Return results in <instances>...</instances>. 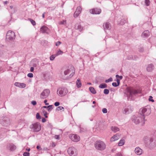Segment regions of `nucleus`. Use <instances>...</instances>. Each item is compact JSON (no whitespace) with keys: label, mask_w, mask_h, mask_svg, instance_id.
Listing matches in <instances>:
<instances>
[{"label":"nucleus","mask_w":156,"mask_h":156,"mask_svg":"<svg viewBox=\"0 0 156 156\" xmlns=\"http://www.w3.org/2000/svg\"><path fill=\"white\" fill-rule=\"evenodd\" d=\"M95 148L99 150L102 151L106 148V145L102 141L98 140L96 141L94 144Z\"/></svg>","instance_id":"f257e3e1"},{"label":"nucleus","mask_w":156,"mask_h":156,"mask_svg":"<svg viewBox=\"0 0 156 156\" xmlns=\"http://www.w3.org/2000/svg\"><path fill=\"white\" fill-rule=\"evenodd\" d=\"M64 73L65 75L69 74V77L71 78L74 75L75 70L73 67H71L65 70Z\"/></svg>","instance_id":"f03ea898"},{"label":"nucleus","mask_w":156,"mask_h":156,"mask_svg":"<svg viewBox=\"0 0 156 156\" xmlns=\"http://www.w3.org/2000/svg\"><path fill=\"white\" fill-rule=\"evenodd\" d=\"M68 152L70 156H77V151L76 149L73 147H70L68 150Z\"/></svg>","instance_id":"7ed1b4c3"},{"label":"nucleus","mask_w":156,"mask_h":156,"mask_svg":"<svg viewBox=\"0 0 156 156\" xmlns=\"http://www.w3.org/2000/svg\"><path fill=\"white\" fill-rule=\"evenodd\" d=\"M15 37V33L12 31L9 30L7 33L6 39L10 40L14 39Z\"/></svg>","instance_id":"20e7f679"},{"label":"nucleus","mask_w":156,"mask_h":156,"mask_svg":"<svg viewBox=\"0 0 156 156\" xmlns=\"http://www.w3.org/2000/svg\"><path fill=\"white\" fill-rule=\"evenodd\" d=\"M69 137L72 141L74 142H78L80 139L79 136L76 134H70Z\"/></svg>","instance_id":"39448f33"},{"label":"nucleus","mask_w":156,"mask_h":156,"mask_svg":"<svg viewBox=\"0 0 156 156\" xmlns=\"http://www.w3.org/2000/svg\"><path fill=\"white\" fill-rule=\"evenodd\" d=\"M50 91L49 89H45L41 93L40 97L42 99L46 98L49 95Z\"/></svg>","instance_id":"423d86ee"},{"label":"nucleus","mask_w":156,"mask_h":156,"mask_svg":"<svg viewBox=\"0 0 156 156\" xmlns=\"http://www.w3.org/2000/svg\"><path fill=\"white\" fill-rule=\"evenodd\" d=\"M142 117H136L134 119V122L136 124L140 123L141 125L144 124V118Z\"/></svg>","instance_id":"0eeeda50"},{"label":"nucleus","mask_w":156,"mask_h":156,"mask_svg":"<svg viewBox=\"0 0 156 156\" xmlns=\"http://www.w3.org/2000/svg\"><path fill=\"white\" fill-rule=\"evenodd\" d=\"M32 126L34 129V130L35 132L39 131L41 129V126L38 123L33 124Z\"/></svg>","instance_id":"6e6552de"},{"label":"nucleus","mask_w":156,"mask_h":156,"mask_svg":"<svg viewBox=\"0 0 156 156\" xmlns=\"http://www.w3.org/2000/svg\"><path fill=\"white\" fill-rule=\"evenodd\" d=\"M90 12L92 14H99L101 12V10L99 9L94 8L90 9Z\"/></svg>","instance_id":"1a4fd4ad"},{"label":"nucleus","mask_w":156,"mask_h":156,"mask_svg":"<svg viewBox=\"0 0 156 156\" xmlns=\"http://www.w3.org/2000/svg\"><path fill=\"white\" fill-rule=\"evenodd\" d=\"M82 10V8L81 6H78L77 8V9L75 11L74 14V16L75 18L77 17L79 15L80 13Z\"/></svg>","instance_id":"9d476101"},{"label":"nucleus","mask_w":156,"mask_h":156,"mask_svg":"<svg viewBox=\"0 0 156 156\" xmlns=\"http://www.w3.org/2000/svg\"><path fill=\"white\" fill-rule=\"evenodd\" d=\"M120 137V135L118 134H116L110 138V140L111 142H114L118 140Z\"/></svg>","instance_id":"9b49d317"},{"label":"nucleus","mask_w":156,"mask_h":156,"mask_svg":"<svg viewBox=\"0 0 156 156\" xmlns=\"http://www.w3.org/2000/svg\"><path fill=\"white\" fill-rule=\"evenodd\" d=\"M14 85L20 88H24L26 87V84L23 83L16 82L14 83Z\"/></svg>","instance_id":"f8f14e48"},{"label":"nucleus","mask_w":156,"mask_h":156,"mask_svg":"<svg viewBox=\"0 0 156 156\" xmlns=\"http://www.w3.org/2000/svg\"><path fill=\"white\" fill-rule=\"evenodd\" d=\"M40 31L42 33H48L49 31V30L47 27L44 26L41 28Z\"/></svg>","instance_id":"ddd939ff"},{"label":"nucleus","mask_w":156,"mask_h":156,"mask_svg":"<svg viewBox=\"0 0 156 156\" xmlns=\"http://www.w3.org/2000/svg\"><path fill=\"white\" fill-rule=\"evenodd\" d=\"M135 153L138 155H141L142 153V150L139 147H136L135 150Z\"/></svg>","instance_id":"4468645a"},{"label":"nucleus","mask_w":156,"mask_h":156,"mask_svg":"<svg viewBox=\"0 0 156 156\" xmlns=\"http://www.w3.org/2000/svg\"><path fill=\"white\" fill-rule=\"evenodd\" d=\"M154 69V66L152 64L149 65L147 67V70L149 72L151 71Z\"/></svg>","instance_id":"2eb2a0df"},{"label":"nucleus","mask_w":156,"mask_h":156,"mask_svg":"<svg viewBox=\"0 0 156 156\" xmlns=\"http://www.w3.org/2000/svg\"><path fill=\"white\" fill-rule=\"evenodd\" d=\"M63 90L64 89H59L58 90L57 92H58L59 91L58 94L60 96H62L65 94L64 93Z\"/></svg>","instance_id":"dca6fc26"},{"label":"nucleus","mask_w":156,"mask_h":156,"mask_svg":"<svg viewBox=\"0 0 156 156\" xmlns=\"http://www.w3.org/2000/svg\"><path fill=\"white\" fill-rule=\"evenodd\" d=\"M76 85L78 88L82 86V84L80 79H78L76 81Z\"/></svg>","instance_id":"f3484780"},{"label":"nucleus","mask_w":156,"mask_h":156,"mask_svg":"<svg viewBox=\"0 0 156 156\" xmlns=\"http://www.w3.org/2000/svg\"><path fill=\"white\" fill-rule=\"evenodd\" d=\"M75 28L76 29L79 30L80 31H82L83 29V27L79 24H77L75 25Z\"/></svg>","instance_id":"a211bd4d"},{"label":"nucleus","mask_w":156,"mask_h":156,"mask_svg":"<svg viewBox=\"0 0 156 156\" xmlns=\"http://www.w3.org/2000/svg\"><path fill=\"white\" fill-rule=\"evenodd\" d=\"M111 129L114 132H116L119 130V129L115 126H112L111 128Z\"/></svg>","instance_id":"6ab92c4d"},{"label":"nucleus","mask_w":156,"mask_h":156,"mask_svg":"<svg viewBox=\"0 0 156 156\" xmlns=\"http://www.w3.org/2000/svg\"><path fill=\"white\" fill-rule=\"evenodd\" d=\"M9 149L11 151H14L16 148V146L12 144H11L9 146Z\"/></svg>","instance_id":"aec40b11"},{"label":"nucleus","mask_w":156,"mask_h":156,"mask_svg":"<svg viewBox=\"0 0 156 156\" xmlns=\"http://www.w3.org/2000/svg\"><path fill=\"white\" fill-rule=\"evenodd\" d=\"M125 143V140L124 139L121 140L118 144V145L119 146H122Z\"/></svg>","instance_id":"412c9836"},{"label":"nucleus","mask_w":156,"mask_h":156,"mask_svg":"<svg viewBox=\"0 0 156 156\" xmlns=\"http://www.w3.org/2000/svg\"><path fill=\"white\" fill-rule=\"evenodd\" d=\"M149 35V31L147 30L144 31L143 33V35L144 37H147Z\"/></svg>","instance_id":"4be33fe9"},{"label":"nucleus","mask_w":156,"mask_h":156,"mask_svg":"<svg viewBox=\"0 0 156 156\" xmlns=\"http://www.w3.org/2000/svg\"><path fill=\"white\" fill-rule=\"evenodd\" d=\"M147 111V109L146 108H143L141 109V116L142 117H144V114Z\"/></svg>","instance_id":"5701e85b"},{"label":"nucleus","mask_w":156,"mask_h":156,"mask_svg":"<svg viewBox=\"0 0 156 156\" xmlns=\"http://www.w3.org/2000/svg\"><path fill=\"white\" fill-rule=\"evenodd\" d=\"M104 28L107 29H109L110 27V25L109 23H106L105 25H104Z\"/></svg>","instance_id":"b1692460"},{"label":"nucleus","mask_w":156,"mask_h":156,"mask_svg":"<svg viewBox=\"0 0 156 156\" xmlns=\"http://www.w3.org/2000/svg\"><path fill=\"white\" fill-rule=\"evenodd\" d=\"M89 90L90 92L93 94H95L96 93V91L94 88L92 87H90Z\"/></svg>","instance_id":"393cba45"},{"label":"nucleus","mask_w":156,"mask_h":156,"mask_svg":"<svg viewBox=\"0 0 156 156\" xmlns=\"http://www.w3.org/2000/svg\"><path fill=\"white\" fill-rule=\"evenodd\" d=\"M99 87L101 88H104L107 87V85L105 83H102L100 85Z\"/></svg>","instance_id":"a878e982"},{"label":"nucleus","mask_w":156,"mask_h":156,"mask_svg":"<svg viewBox=\"0 0 156 156\" xmlns=\"http://www.w3.org/2000/svg\"><path fill=\"white\" fill-rule=\"evenodd\" d=\"M64 108L61 106H59L56 108V110L57 111H60L63 110L64 111Z\"/></svg>","instance_id":"bb28decb"},{"label":"nucleus","mask_w":156,"mask_h":156,"mask_svg":"<svg viewBox=\"0 0 156 156\" xmlns=\"http://www.w3.org/2000/svg\"><path fill=\"white\" fill-rule=\"evenodd\" d=\"M63 52L62 51H61L60 49L56 53L55 55L56 56H58L60 55H61L63 53Z\"/></svg>","instance_id":"cd10ccee"},{"label":"nucleus","mask_w":156,"mask_h":156,"mask_svg":"<svg viewBox=\"0 0 156 156\" xmlns=\"http://www.w3.org/2000/svg\"><path fill=\"white\" fill-rule=\"evenodd\" d=\"M126 22V20L124 19H122L120 22L119 23L121 25H123Z\"/></svg>","instance_id":"c85d7f7f"},{"label":"nucleus","mask_w":156,"mask_h":156,"mask_svg":"<svg viewBox=\"0 0 156 156\" xmlns=\"http://www.w3.org/2000/svg\"><path fill=\"white\" fill-rule=\"evenodd\" d=\"M59 23L60 25L65 24L66 23V20H63L59 22Z\"/></svg>","instance_id":"c756f323"},{"label":"nucleus","mask_w":156,"mask_h":156,"mask_svg":"<svg viewBox=\"0 0 156 156\" xmlns=\"http://www.w3.org/2000/svg\"><path fill=\"white\" fill-rule=\"evenodd\" d=\"M145 3L146 5L148 6L150 4V2L149 0H146L145 1Z\"/></svg>","instance_id":"7c9ffc66"},{"label":"nucleus","mask_w":156,"mask_h":156,"mask_svg":"<svg viewBox=\"0 0 156 156\" xmlns=\"http://www.w3.org/2000/svg\"><path fill=\"white\" fill-rule=\"evenodd\" d=\"M104 93L105 94H108L109 93V90L107 89H105L104 90Z\"/></svg>","instance_id":"2f4dec72"},{"label":"nucleus","mask_w":156,"mask_h":156,"mask_svg":"<svg viewBox=\"0 0 156 156\" xmlns=\"http://www.w3.org/2000/svg\"><path fill=\"white\" fill-rule=\"evenodd\" d=\"M30 22H31V23L34 26L35 25H36V23L33 20L30 19Z\"/></svg>","instance_id":"473e14b6"},{"label":"nucleus","mask_w":156,"mask_h":156,"mask_svg":"<svg viewBox=\"0 0 156 156\" xmlns=\"http://www.w3.org/2000/svg\"><path fill=\"white\" fill-rule=\"evenodd\" d=\"M30 153L29 152H25L23 154V156H30Z\"/></svg>","instance_id":"72a5a7b5"},{"label":"nucleus","mask_w":156,"mask_h":156,"mask_svg":"<svg viewBox=\"0 0 156 156\" xmlns=\"http://www.w3.org/2000/svg\"><path fill=\"white\" fill-rule=\"evenodd\" d=\"M55 58V55H52L50 57V59L51 60H53Z\"/></svg>","instance_id":"f704fd0d"},{"label":"nucleus","mask_w":156,"mask_h":156,"mask_svg":"<svg viewBox=\"0 0 156 156\" xmlns=\"http://www.w3.org/2000/svg\"><path fill=\"white\" fill-rule=\"evenodd\" d=\"M112 81V78H110L106 80H105V82L106 83H108L109 82Z\"/></svg>","instance_id":"c9c22d12"},{"label":"nucleus","mask_w":156,"mask_h":156,"mask_svg":"<svg viewBox=\"0 0 156 156\" xmlns=\"http://www.w3.org/2000/svg\"><path fill=\"white\" fill-rule=\"evenodd\" d=\"M153 97L151 96H150L149 98V100L150 101H151L152 102H154V101L152 99Z\"/></svg>","instance_id":"e433bc0d"},{"label":"nucleus","mask_w":156,"mask_h":156,"mask_svg":"<svg viewBox=\"0 0 156 156\" xmlns=\"http://www.w3.org/2000/svg\"><path fill=\"white\" fill-rule=\"evenodd\" d=\"M36 118L37 119H40L41 118V117L39 115V113H37L36 115Z\"/></svg>","instance_id":"4c0bfd02"},{"label":"nucleus","mask_w":156,"mask_h":156,"mask_svg":"<svg viewBox=\"0 0 156 156\" xmlns=\"http://www.w3.org/2000/svg\"><path fill=\"white\" fill-rule=\"evenodd\" d=\"M33 75L32 73H30L27 74V76L29 77L32 78L33 77Z\"/></svg>","instance_id":"58836bf2"},{"label":"nucleus","mask_w":156,"mask_h":156,"mask_svg":"<svg viewBox=\"0 0 156 156\" xmlns=\"http://www.w3.org/2000/svg\"><path fill=\"white\" fill-rule=\"evenodd\" d=\"M43 113L44 114V116L46 118H47L48 117V116H47V113L46 112L44 111L43 112Z\"/></svg>","instance_id":"ea45409f"},{"label":"nucleus","mask_w":156,"mask_h":156,"mask_svg":"<svg viewBox=\"0 0 156 156\" xmlns=\"http://www.w3.org/2000/svg\"><path fill=\"white\" fill-rule=\"evenodd\" d=\"M49 106H50V107H48V111H50L53 108L52 107V105H49Z\"/></svg>","instance_id":"a19ab883"},{"label":"nucleus","mask_w":156,"mask_h":156,"mask_svg":"<svg viewBox=\"0 0 156 156\" xmlns=\"http://www.w3.org/2000/svg\"><path fill=\"white\" fill-rule=\"evenodd\" d=\"M116 77L117 79L119 78L120 79H121L122 78V76H119L118 75H117L116 76Z\"/></svg>","instance_id":"79ce46f5"},{"label":"nucleus","mask_w":156,"mask_h":156,"mask_svg":"<svg viewBox=\"0 0 156 156\" xmlns=\"http://www.w3.org/2000/svg\"><path fill=\"white\" fill-rule=\"evenodd\" d=\"M112 85L113 86L116 87L118 86L117 83L115 82H114L112 83Z\"/></svg>","instance_id":"37998d69"},{"label":"nucleus","mask_w":156,"mask_h":156,"mask_svg":"<svg viewBox=\"0 0 156 156\" xmlns=\"http://www.w3.org/2000/svg\"><path fill=\"white\" fill-rule=\"evenodd\" d=\"M59 104H60V103L58 102H56L54 104V105L55 106H58L59 105Z\"/></svg>","instance_id":"c03bdc74"},{"label":"nucleus","mask_w":156,"mask_h":156,"mask_svg":"<svg viewBox=\"0 0 156 156\" xmlns=\"http://www.w3.org/2000/svg\"><path fill=\"white\" fill-rule=\"evenodd\" d=\"M102 112L104 113H106L107 112V110L105 108H104L102 110Z\"/></svg>","instance_id":"a18cd8bd"},{"label":"nucleus","mask_w":156,"mask_h":156,"mask_svg":"<svg viewBox=\"0 0 156 156\" xmlns=\"http://www.w3.org/2000/svg\"><path fill=\"white\" fill-rule=\"evenodd\" d=\"M61 42L60 41H58L56 43V46H58L61 44Z\"/></svg>","instance_id":"49530a36"},{"label":"nucleus","mask_w":156,"mask_h":156,"mask_svg":"<svg viewBox=\"0 0 156 156\" xmlns=\"http://www.w3.org/2000/svg\"><path fill=\"white\" fill-rule=\"evenodd\" d=\"M31 103L33 105H35L37 103L35 101H33L31 102Z\"/></svg>","instance_id":"de8ad7c7"},{"label":"nucleus","mask_w":156,"mask_h":156,"mask_svg":"<svg viewBox=\"0 0 156 156\" xmlns=\"http://www.w3.org/2000/svg\"><path fill=\"white\" fill-rule=\"evenodd\" d=\"M47 100H45L44 101V103H45L46 105H49V103H47Z\"/></svg>","instance_id":"09e8293b"},{"label":"nucleus","mask_w":156,"mask_h":156,"mask_svg":"<svg viewBox=\"0 0 156 156\" xmlns=\"http://www.w3.org/2000/svg\"><path fill=\"white\" fill-rule=\"evenodd\" d=\"M117 84L119 86V83H120V80H119V79H117Z\"/></svg>","instance_id":"8fccbe9b"},{"label":"nucleus","mask_w":156,"mask_h":156,"mask_svg":"<svg viewBox=\"0 0 156 156\" xmlns=\"http://www.w3.org/2000/svg\"><path fill=\"white\" fill-rule=\"evenodd\" d=\"M144 140L146 142H147V141L149 140L148 139L147 137H145Z\"/></svg>","instance_id":"3c124183"},{"label":"nucleus","mask_w":156,"mask_h":156,"mask_svg":"<svg viewBox=\"0 0 156 156\" xmlns=\"http://www.w3.org/2000/svg\"><path fill=\"white\" fill-rule=\"evenodd\" d=\"M34 68L33 67H31L30 68V71L31 72H32L34 71Z\"/></svg>","instance_id":"603ef678"},{"label":"nucleus","mask_w":156,"mask_h":156,"mask_svg":"<svg viewBox=\"0 0 156 156\" xmlns=\"http://www.w3.org/2000/svg\"><path fill=\"white\" fill-rule=\"evenodd\" d=\"M42 121L43 122H44L46 121V119L44 118H43L42 119Z\"/></svg>","instance_id":"864d4df0"},{"label":"nucleus","mask_w":156,"mask_h":156,"mask_svg":"<svg viewBox=\"0 0 156 156\" xmlns=\"http://www.w3.org/2000/svg\"><path fill=\"white\" fill-rule=\"evenodd\" d=\"M117 156H122V154L120 153H118L117 155Z\"/></svg>","instance_id":"5fc2aeb1"},{"label":"nucleus","mask_w":156,"mask_h":156,"mask_svg":"<svg viewBox=\"0 0 156 156\" xmlns=\"http://www.w3.org/2000/svg\"><path fill=\"white\" fill-rule=\"evenodd\" d=\"M50 107V106H44L43 107V108H48V107Z\"/></svg>","instance_id":"6e6d98bb"},{"label":"nucleus","mask_w":156,"mask_h":156,"mask_svg":"<svg viewBox=\"0 0 156 156\" xmlns=\"http://www.w3.org/2000/svg\"><path fill=\"white\" fill-rule=\"evenodd\" d=\"M40 147L39 146H37V147H36V148H37V149H38H38H39V148Z\"/></svg>","instance_id":"4d7b16f0"},{"label":"nucleus","mask_w":156,"mask_h":156,"mask_svg":"<svg viewBox=\"0 0 156 156\" xmlns=\"http://www.w3.org/2000/svg\"><path fill=\"white\" fill-rule=\"evenodd\" d=\"M44 13H44L42 14V17L43 18H44Z\"/></svg>","instance_id":"13d9d810"},{"label":"nucleus","mask_w":156,"mask_h":156,"mask_svg":"<svg viewBox=\"0 0 156 156\" xmlns=\"http://www.w3.org/2000/svg\"><path fill=\"white\" fill-rule=\"evenodd\" d=\"M4 3L5 4H7L8 3V2L7 1H5V2H4Z\"/></svg>","instance_id":"bf43d9fd"},{"label":"nucleus","mask_w":156,"mask_h":156,"mask_svg":"<svg viewBox=\"0 0 156 156\" xmlns=\"http://www.w3.org/2000/svg\"><path fill=\"white\" fill-rule=\"evenodd\" d=\"M26 150L28 151H30V148H29L28 149H27Z\"/></svg>","instance_id":"052dcab7"},{"label":"nucleus","mask_w":156,"mask_h":156,"mask_svg":"<svg viewBox=\"0 0 156 156\" xmlns=\"http://www.w3.org/2000/svg\"><path fill=\"white\" fill-rule=\"evenodd\" d=\"M87 84H89V85H91V83H87Z\"/></svg>","instance_id":"680f3d73"},{"label":"nucleus","mask_w":156,"mask_h":156,"mask_svg":"<svg viewBox=\"0 0 156 156\" xmlns=\"http://www.w3.org/2000/svg\"><path fill=\"white\" fill-rule=\"evenodd\" d=\"M59 136H57V137H56V139H58L59 138H58Z\"/></svg>","instance_id":"e2e57ef3"},{"label":"nucleus","mask_w":156,"mask_h":156,"mask_svg":"<svg viewBox=\"0 0 156 156\" xmlns=\"http://www.w3.org/2000/svg\"><path fill=\"white\" fill-rule=\"evenodd\" d=\"M134 93H137V91L136 90H134Z\"/></svg>","instance_id":"0e129e2a"},{"label":"nucleus","mask_w":156,"mask_h":156,"mask_svg":"<svg viewBox=\"0 0 156 156\" xmlns=\"http://www.w3.org/2000/svg\"><path fill=\"white\" fill-rule=\"evenodd\" d=\"M93 104H95V101H93Z\"/></svg>","instance_id":"69168bd1"},{"label":"nucleus","mask_w":156,"mask_h":156,"mask_svg":"<svg viewBox=\"0 0 156 156\" xmlns=\"http://www.w3.org/2000/svg\"><path fill=\"white\" fill-rule=\"evenodd\" d=\"M10 7L11 8V9H12V6H10Z\"/></svg>","instance_id":"338daca9"}]
</instances>
